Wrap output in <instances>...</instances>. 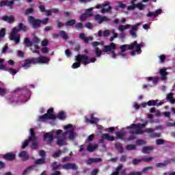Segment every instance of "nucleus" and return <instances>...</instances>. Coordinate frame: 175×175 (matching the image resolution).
Wrapping results in <instances>:
<instances>
[{
  "instance_id": "39",
  "label": "nucleus",
  "mask_w": 175,
  "mask_h": 175,
  "mask_svg": "<svg viewBox=\"0 0 175 175\" xmlns=\"http://www.w3.org/2000/svg\"><path fill=\"white\" fill-rule=\"evenodd\" d=\"M135 2H136V0H132L131 3V5H129L127 7V10H135V8H136V4L135 3Z\"/></svg>"
},
{
  "instance_id": "47",
  "label": "nucleus",
  "mask_w": 175,
  "mask_h": 175,
  "mask_svg": "<svg viewBox=\"0 0 175 175\" xmlns=\"http://www.w3.org/2000/svg\"><path fill=\"white\" fill-rule=\"evenodd\" d=\"M154 167L152 166H148L145 167L142 169V171L141 172L142 173H147L149 170H152Z\"/></svg>"
},
{
  "instance_id": "43",
  "label": "nucleus",
  "mask_w": 175,
  "mask_h": 175,
  "mask_svg": "<svg viewBox=\"0 0 175 175\" xmlns=\"http://www.w3.org/2000/svg\"><path fill=\"white\" fill-rule=\"evenodd\" d=\"M75 29H77V31H79V29H83V28H84V27L83 26V23L81 22L75 23Z\"/></svg>"
},
{
  "instance_id": "8",
  "label": "nucleus",
  "mask_w": 175,
  "mask_h": 175,
  "mask_svg": "<svg viewBox=\"0 0 175 175\" xmlns=\"http://www.w3.org/2000/svg\"><path fill=\"white\" fill-rule=\"evenodd\" d=\"M96 9H101V13H109L111 10V5L109 1H105V3L98 4L96 7Z\"/></svg>"
},
{
  "instance_id": "9",
  "label": "nucleus",
  "mask_w": 175,
  "mask_h": 175,
  "mask_svg": "<svg viewBox=\"0 0 175 175\" xmlns=\"http://www.w3.org/2000/svg\"><path fill=\"white\" fill-rule=\"evenodd\" d=\"M27 21L35 29H36V28H40V19L35 18V17L33 16H29L27 18Z\"/></svg>"
},
{
  "instance_id": "5",
  "label": "nucleus",
  "mask_w": 175,
  "mask_h": 175,
  "mask_svg": "<svg viewBox=\"0 0 175 175\" xmlns=\"http://www.w3.org/2000/svg\"><path fill=\"white\" fill-rule=\"evenodd\" d=\"M66 132L62 133L63 137H66V134L68 133V140H75L76 137V133H75V129H73V125L68 124L64 126Z\"/></svg>"
},
{
  "instance_id": "45",
  "label": "nucleus",
  "mask_w": 175,
  "mask_h": 175,
  "mask_svg": "<svg viewBox=\"0 0 175 175\" xmlns=\"http://www.w3.org/2000/svg\"><path fill=\"white\" fill-rule=\"evenodd\" d=\"M95 54H96V56L98 57V58L100 57V56L102 55V51L99 49V47L95 48Z\"/></svg>"
},
{
  "instance_id": "62",
  "label": "nucleus",
  "mask_w": 175,
  "mask_h": 175,
  "mask_svg": "<svg viewBox=\"0 0 175 175\" xmlns=\"http://www.w3.org/2000/svg\"><path fill=\"white\" fill-rule=\"evenodd\" d=\"M126 159H128V157L126 155H122L120 158V162H126Z\"/></svg>"
},
{
  "instance_id": "10",
  "label": "nucleus",
  "mask_w": 175,
  "mask_h": 175,
  "mask_svg": "<svg viewBox=\"0 0 175 175\" xmlns=\"http://www.w3.org/2000/svg\"><path fill=\"white\" fill-rule=\"evenodd\" d=\"M77 57V62H79L81 64H83V65H88L90 64V57L87 56L85 54H82V55H77L76 56Z\"/></svg>"
},
{
  "instance_id": "48",
  "label": "nucleus",
  "mask_w": 175,
  "mask_h": 175,
  "mask_svg": "<svg viewBox=\"0 0 175 175\" xmlns=\"http://www.w3.org/2000/svg\"><path fill=\"white\" fill-rule=\"evenodd\" d=\"M126 149L128 150L129 151H131L132 150H136V145H133V144L127 145L126 146Z\"/></svg>"
},
{
  "instance_id": "63",
  "label": "nucleus",
  "mask_w": 175,
  "mask_h": 175,
  "mask_svg": "<svg viewBox=\"0 0 175 175\" xmlns=\"http://www.w3.org/2000/svg\"><path fill=\"white\" fill-rule=\"evenodd\" d=\"M41 44L43 47H46L49 44V40L45 39L41 42Z\"/></svg>"
},
{
  "instance_id": "61",
  "label": "nucleus",
  "mask_w": 175,
  "mask_h": 175,
  "mask_svg": "<svg viewBox=\"0 0 175 175\" xmlns=\"http://www.w3.org/2000/svg\"><path fill=\"white\" fill-rule=\"evenodd\" d=\"M142 161H143V160H142V159H134L133 160L132 163H133V165H138V163H140V162H142Z\"/></svg>"
},
{
  "instance_id": "21",
  "label": "nucleus",
  "mask_w": 175,
  "mask_h": 175,
  "mask_svg": "<svg viewBox=\"0 0 175 175\" xmlns=\"http://www.w3.org/2000/svg\"><path fill=\"white\" fill-rule=\"evenodd\" d=\"M140 25V23H136L135 25H133L129 33L130 35L132 36V38H137V34H136V31H137V27Z\"/></svg>"
},
{
  "instance_id": "58",
  "label": "nucleus",
  "mask_w": 175,
  "mask_h": 175,
  "mask_svg": "<svg viewBox=\"0 0 175 175\" xmlns=\"http://www.w3.org/2000/svg\"><path fill=\"white\" fill-rule=\"evenodd\" d=\"M135 8H137L139 10H143V8H144V5H143V3H138L135 4Z\"/></svg>"
},
{
  "instance_id": "28",
  "label": "nucleus",
  "mask_w": 175,
  "mask_h": 175,
  "mask_svg": "<svg viewBox=\"0 0 175 175\" xmlns=\"http://www.w3.org/2000/svg\"><path fill=\"white\" fill-rule=\"evenodd\" d=\"M51 167L52 170H58V169H60V167H62V165L58 164V163L57 161H54L51 164Z\"/></svg>"
},
{
  "instance_id": "35",
  "label": "nucleus",
  "mask_w": 175,
  "mask_h": 175,
  "mask_svg": "<svg viewBox=\"0 0 175 175\" xmlns=\"http://www.w3.org/2000/svg\"><path fill=\"white\" fill-rule=\"evenodd\" d=\"M24 43L26 44V47H31L33 44V42L30 41L29 38H25L24 39Z\"/></svg>"
},
{
  "instance_id": "32",
  "label": "nucleus",
  "mask_w": 175,
  "mask_h": 175,
  "mask_svg": "<svg viewBox=\"0 0 175 175\" xmlns=\"http://www.w3.org/2000/svg\"><path fill=\"white\" fill-rule=\"evenodd\" d=\"M59 35L64 40H68L69 39V36L66 34V31L64 30H60L59 31Z\"/></svg>"
},
{
  "instance_id": "24",
  "label": "nucleus",
  "mask_w": 175,
  "mask_h": 175,
  "mask_svg": "<svg viewBox=\"0 0 175 175\" xmlns=\"http://www.w3.org/2000/svg\"><path fill=\"white\" fill-rule=\"evenodd\" d=\"M1 20H3V21H6L10 24H12V23H14V16H13V15H10V16L5 15L2 16Z\"/></svg>"
},
{
  "instance_id": "53",
  "label": "nucleus",
  "mask_w": 175,
  "mask_h": 175,
  "mask_svg": "<svg viewBox=\"0 0 175 175\" xmlns=\"http://www.w3.org/2000/svg\"><path fill=\"white\" fill-rule=\"evenodd\" d=\"M116 135L118 139H121L122 140L124 139V133L119 131L117 132Z\"/></svg>"
},
{
  "instance_id": "55",
  "label": "nucleus",
  "mask_w": 175,
  "mask_h": 175,
  "mask_svg": "<svg viewBox=\"0 0 175 175\" xmlns=\"http://www.w3.org/2000/svg\"><path fill=\"white\" fill-rule=\"evenodd\" d=\"M61 161L63 163H65L66 162H70V157H69L68 156H66L65 157L62 158Z\"/></svg>"
},
{
  "instance_id": "64",
  "label": "nucleus",
  "mask_w": 175,
  "mask_h": 175,
  "mask_svg": "<svg viewBox=\"0 0 175 175\" xmlns=\"http://www.w3.org/2000/svg\"><path fill=\"white\" fill-rule=\"evenodd\" d=\"M129 175H143L142 172H131Z\"/></svg>"
},
{
  "instance_id": "59",
  "label": "nucleus",
  "mask_w": 175,
  "mask_h": 175,
  "mask_svg": "<svg viewBox=\"0 0 175 175\" xmlns=\"http://www.w3.org/2000/svg\"><path fill=\"white\" fill-rule=\"evenodd\" d=\"M152 159H154V158H152V157H149L148 158L144 157L142 159V160L144 161V162H151V161H152Z\"/></svg>"
},
{
  "instance_id": "50",
  "label": "nucleus",
  "mask_w": 175,
  "mask_h": 175,
  "mask_svg": "<svg viewBox=\"0 0 175 175\" xmlns=\"http://www.w3.org/2000/svg\"><path fill=\"white\" fill-rule=\"evenodd\" d=\"M5 35H6V30L5 28H3L0 30V39H2V38H5Z\"/></svg>"
},
{
  "instance_id": "41",
  "label": "nucleus",
  "mask_w": 175,
  "mask_h": 175,
  "mask_svg": "<svg viewBox=\"0 0 175 175\" xmlns=\"http://www.w3.org/2000/svg\"><path fill=\"white\" fill-rule=\"evenodd\" d=\"M158 103V100H150L147 102L148 106H157Z\"/></svg>"
},
{
  "instance_id": "56",
  "label": "nucleus",
  "mask_w": 175,
  "mask_h": 175,
  "mask_svg": "<svg viewBox=\"0 0 175 175\" xmlns=\"http://www.w3.org/2000/svg\"><path fill=\"white\" fill-rule=\"evenodd\" d=\"M156 144L157 146H162V144H165V140H163L162 139H158L156 141Z\"/></svg>"
},
{
  "instance_id": "29",
  "label": "nucleus",
  "mask_w": 175,
  "mask_h": 175,
  "mask_svg": "<svg viewBox=\"0 0 175 175\" xmlns=\"http://www.w3.org/2000/svg\"><path fill=\"white\" fill-rule=\"evenodd\" d=\"M154 150V148L152 146H144L142 148V152L143 154H150Z\"/></svg>"
},
{
  "instance_id": "13",
  "label": "nucleus",
  "mask_w": 175,
  "mask_h": 175,
  "mask_svg": "<svg viewBox=\"0 0 175 175\" xmlns=\"http://www.w3.org/2000/svg\"><path fill=\"white\" fill-rule=\"evenodd\" d=\"M62 169L64 170H78L79 167L76 163H67L62 165Z\"/></svg>"
},
{
  "instance_id": "14",
  "label": "nucleus",
  "mask_w": 175,
  "mask_h": 175,
  "mask_svg": "<svg viewBox=\"0 0 175 175\" xmlns=\"http://www.w3.org/2000/svg\"><path fill=\"white\" fill-rule=\"evenodd\" d=\"M13 5H14V0H3L0 2V8L7 6L10 9H13Z\"/></svg>"
},
{
  "instance_id": "18",
  "label": "nucleus",
  "mask_w": 175,
  "mask_h": 175,
  "mask_svg": "<svg viewBox=\"0 0 175 175\" xmlns=\"http://www.w3.org/2000/svg\"><path fill=\"white\" fill-rule=\"evenodd\" d=\"M85 121L87 124H96L99 121V119L94 117V113H92L90 115V120L87 116H85Z\"/></svg>"
},
{
  "instance_id": "2",
  "label": "nucleus",
  "mask_w": 175,
  "mask_h": 175,
  "mask_svg": "<svg viewBox=\"0 0 175 175\" xmlns=\"http://www.w3.org/2000/svg\"><path fill=\"white\" fill-rule=\"evenodd\" d=\"M49 58L46 56H40L39 57H31L26 59L24 64L22 65L24 69H29L31 68V65H36V64H49Z\"/></svg>"
},
{
  "instance_id": "36",
  "label": "nucleus",
  "mask_w": 175,
  "mask_h": 175,
  "mask_svg": "<svg viewBox=\"0 0 175 175\" xmlns=\"http://www.w3.org/2000/svg\"><path fill=\"white\" fill-rule=\"evenodd\" d=\"M76 24V19H71L67 22H66V27H73Z\"/></svg>"
},
{
  "instance_id": "51",
  "label": "nucleus",
  "mask_w": 175,
  "mask_h": 175,
  "mask_svg": "<svg viewBox=\"0 0 175 175\" xmlns=\"http://www.w3.org/2000/svg\"><path fill=\"white\" fill-rule=\"evenodd\" d=\"M36 165H31L29 167L26 168L23 172V174L25 175L27 174V173H28V172H29L31 170V169H33V167H35Z\"/></svg>"
},
{
  "instance_id": "46",
  "label": "nucleus",
  "mask_w": 175,
  "mask_h": 175,
  "mask_svg": "<svg viewBox=\"0 0 175 175\" xmlns=\"http://www.w3.org/2000/svg\"><path fill=\"white\" fill-rule=\"evenodd\" d=\"M136 144L137 146H145V144H147V142L143 139H137L136 141Z\"/></svg>"
},
{
  "instance_id": "34",
  "label": "nucleus",
  "mask_w": 175,
  "mask_h": 175,
  "mask_svg": "<svg viewBox=\"0 0 175 175\" xmlns=\"http://www.w3.org/2000/svg\"><path fill=\"white\" fill-rule=\"evenodd\" d=\"M56 118H59V120H65L66 118V116L65 115L64 111H60L57 113Z\"/></svg>"
},
{
  "instance_id": "31",
  "label": "nucleus",
  "mask_w": 175,
  "mask_h": 175,
  "mask_svg": "<svg viewBox=\"0 0 175 175\" xmlns=\"http://www.w3.org/2000/svg\"><path fill=\"white\" fill-rule=\"evenodd\" d=\"M146 80H148V81H152L154 85H157V84H158V81H159L158 77L154 78L152 77H146Z\"/></svg>"
},
{
  "instance_id": "7",
  "label": "nucleus",
  "mask_w": 175,
  "mask_h": 175,
  "mask_svg": "<svg viewBox=\"0 0 175 175\" xmlns=\"http://www.w3.org/2000/svg\"><path fill=\"white\" fill-rule=\"evenodd\" d=\"M36 135L35 134V129H30V136L28 139L25 140L22 144V149L27 148L29 144V142H36Z\"/></svg>"
},
{
  "instance_id": "6",
  "label": "nucleus",
  "mask_w": 175,
  "mask_h": 175,
  "mask_svg": "<svg viewBox=\"0 0 175 175\" xmlns=\"http://www.w3.org/2000/svg\"><path fill=\"white\" fill-rule=\"evenodd\" d=\"M57 116L54 115V109L49 108L47 113L39 116V121H46V120H56Z\"/></svg>"
},
{
  "instance_id": "11",
  "label": "nucleus",
  "mask_w": 175,
  "mask_h": 175,
  "mask_svg": "<svg viewBox=\"0 0 175 175\" xmlns=\"http://www.w3.org/2000/svg\"><path fill=\"white\" fill-rule=\"evenodd\" d=\"M94 10L93 8H90L89 9L85 10V13L81 14L80 20L81 21H85L88 17H91L92 16V11Z\"/></svg>"
},
{
  "instance_id": "1",
  "label": "nucleus",
  "mask_w": 175,
  "mask_h": 175,
  "mask_svg": "<svg viewBox=\"0 0 175 175\" xmlns=\"http://www.w3.org/2000/svg\"><path fill=\"white\" fill-rule=\"evenodd\" d=\"M148 121H145L143 124H131L130 126H126V129H129V133L130 135H143V133H152L154 132L153 129L147 128L145 130L144 127L147 126Z\"/></svg>"
},
{
  "instance_id": "33",
  "label": "nucleus",
  "mask_w": 175,
  "mask_h": 175,
  "mask_svg": "<svg viewBox=\"0 0 175 175\" xmlns=\"http://www.w3.org/2000/svg\"><path fill=\"white\" fill-rule=\"evenodd\" d=\"M167 100H170L172 105L175 103V99L173 98V93H170L166 96Z\"/></svg>"
},
{
  "instance_id": "3",
  "label": "nucleus",
  "mask_w": 175,
  "mask_h": 175,
  "mask_svg": "<svg viewBox=\"0 0 175 175\" xmlns=\"http://www.w3.org/2000/svg\"><path fill=\"white\" fill-rule=\"evenodd\" d=\"M18 29L17 27H14L10 35V40H14L15 43H20V34H17L20 31H23V32H27L28 28L26 25L23 23H19L18 25Z\"/></svg>"
},
{
  "instance_id": "54",
  "label": "nucleus",
  "mask_w": 175,
  "mask_h": 175,
  "mask_svg": "<svg viewBox=\"0 0 175 175\" xmlns=\"http://www.w3.org/2000/svg\"><path fill=\"white\" fill-rule=\"evenodd\" d=\"M49 20H50L49 18H45L43 20H40V24H43V25H47V24H49Z\"/></svg>"
},
{
  "instance_id": "20",
  "label": "nucleus",
  "mask_w": 175,
  "mask_h": 175,
  "mask_svg": "<svg viewBox=\"0 0 175 175\" xmlns=\"http://www.w3.org/2000/svg\"><path fill=\"white\" fill-rule=\"evenodd\" d=\"M166 68H161L159 70V75L161 77V80L163 81H166V80H167V75H169V72H167Z\"/></svg>"
},
{
  "instance_id": "4",
  "label": "nucleus",
  "mask_w": 175,
  "mask_h": 175,
  "mask_svg": "<svg viewBox=\"0 0 175 175\" xmlns=\"http://www.w3.org/2000/svg\"><path fill=\"white\" fill-rule=\"evenodd\" d=\"M136 47V51L137 53H140L142 51V45L137 44V41H134L133 43L129 44H124L120 46V50L122 53H125L126 51V49L128 50H133Z\"/></svg>"
},
{
  "instance_id": "30",
  "label": "nucleus",
  "mask_w": 175,
  "mask_h": 175,
  "mask_svg": "<svg viewBox=\"0 0 175 175\" xmlns=\"http://www.w3.org/2000/svg\"><path fill=\"white\" fill-rule=\"evenodd\" d=\"M115 147L116 150H118V152H120V154H122V152H124V148H122V144L117 142L115 144Z\"/></svg>"
},
{
  "instance_id": "37",
  "label": "nucleus",
  "mask_w": 175,
  "mask_h": 175,
  "mask_svg": "<svg viewBox=\"0 0 175 175\" xmlns=\"http://www.w3.org/2000/svg\"><path fill=\"white\" fill-rule=\"evenodd\" d=\"M130 27H131V25H120L118 27V31H120V32H124V29H129V28Z\"/></svg>"
},
{
  "instance_id": "23",
  "label": "nucleus",
  "mask_w": 175,
  "mask_h": 175,
  "mask_svg": "<svg viewBox=\"0 0 175 175\" xmlns=\"http://www.w3.org/2000/svg\"><path fill=\"white\" fill-rule=\"evenodd\" d=\"M99 162H102V159L100 158H90L89 159L85 161V163L87 165H92V163H98Z\"/></svg>"
},
{
  "instance_id": "42",
  "label": "nucleus",
  "mask_w": 175,
  "mask_h": 175,
  "mask_svg": "<svg viewBox=\"0 0 175 175\" xmlns=\"http://www.w3.org/2000/svg\"><path fill=\"white\" fill-rule=\"evenodd\" d=\"M96 149V146H92V144L88 145L87 150L89 152H93Z\"/></svg>"
},
{
  "instance_id": "27",
  "label": "nucleus",
  "mask_w": 175,
  "mask_h": 175,
  "mask_svg": "<svg viewBox=\"0 0 175 175\" xmlns=\"http://www.w3.org/2000/svg\"><path fill=\"white\" fill-rule=\"evenodd\" d=\"M103 139H105V140H107L108 142H114L116 140V138L113 136H110L109 133H104L103 134Z\"/></svg>"
},
{
  "instance_id": "19",
  "label": "nucleus",
  "mask_w": 175,
  "mask_h": 175,
  "mask_svg": "<svg viewBox=\"0 0 175 175\" xmlns=\"http://www.w3.org/2000/svg\"><path fill=\"white\" fill-rule=\"evenodd\" d=\"M159 14H162V9H158L154 12L149 11L146 14V17H158Z\"/></svg>"
},
{
  "instance_id": "16",
  "label": "nucleus",
  "mask_w": 175,
  "mask_h": 175,
  "mask_svg": "<svg viewBox=\"0 0 175 175\" xmlns=\"http://www.w3.org/2000/svg\"><path fill=\"white\" fill-rule=\"evenodd\" d=\"M117 46L114 42L111 43L109 45H105L103 49V53H109V51H113L112 50H116Z\"/></svg>"
},
{
  "instance_id": "25",
  "label": "nucleus",
  "mask_w": 175,
  "mask_h": 175,
  "mask_svg": "<svg viewBox=\"0 0 175 175\" xmlns=\"http://www.w3.org/2000/svg\"><path fill=\"white\" fill-rule=\"evenodd\" d=\"M18 157L20 158H23V161H28L29 159V154H28V152L26 151H22L20 153H18Z\"/></svg>"
},
{
  "instance_id": "12",
  "label": "nucleus",
  "mask_w": 175,
  "mask_h": 175,
  "mask_svg": "<svg viewBox=\"0 0 175 175\" xmlns=\"http://www.w3.org/2000/svg\"><path fill=\"white\" fill-rule=\"evenodd\" d=\"M44 142H46V144H51L54 142V135L51 132L46 133L44 134Z\"/></svg>"
},
{
  "instance_id": "44",
  "label": "nucleus",
  "mask_w": 175,
  "mask_h": 175,
  "mask_svg": "<svg viewBox=\"0 0 175 175\" xmlns=\"http://www.w3.org/2000/svg\"><path fill=\"white\" fill-rule=\"evenodd\" d=\"M3 59L0 58V69H1V70H8L6 66L3 65Z\"/></svg>"
},
{
  "instance_id": "22",
  "label": "nucleus",
  "mask_w": 175,
  "mask_h": 175,
  "mask_svg": "<svg viewBox=\"0 0 175 175\" xmlns=\"http://www.w3.org/2000/svg\"><path fill=\"white\" fill-rule=\"evenodd\" d=\"M79 38L81 40H83L84 43H89V42H92L94 40V38L92 36L85 37V34L84 33H81L79 34Z\"/></svg>"
},
{
  "instance_id": "57",
  "label": "nucleus",
  "mask_w": 175,
  "mask_h": 175,
  "mask_svg": "<svg viewBox=\"0 0 175 175\" xmlns=\"http://www.w3.org/2000/svg\"><path fill=\"white\" fill-rule=\"evenodd\" d=\"M152 139H155V137H161V133H154L150 135Z\"/></svg>"
},
{
  "instance_id": "17",
  "label": "nucleus",
  "mask_w": 175,
  "mask_h": 175,
  "mask_svg": "<svg viewBox=\"0 0 175 175\" xmlns=\"http://www.w3.org/2000/svg\"><path fill=\"white\" fill-rule=\"evenodd\" d=\"M3 158L5 161H9L10 162H12V161H14V159H16V154L8 152L3 155Z\"/></svg>"
},
{
  "instance_id": "49",
  "label": "nucleus",
  "mask_w": 175,
  "mask_h": 175,
  "mask_svg": "<svg viewBox=\"0 0 175 175\" xmlns=\"http://www.w3.org/2000/svg\"><path fill=\"white\" fill-rule=\"evenodd\" d=\"M31 13H33V8H29L25 12V16H28L29 14H31Z\"/></svg>"
},
{
  "instance_id": "38",
  "label": "nucleus",
  "mask_w": 175,
  "mask_h": 175,
  "mask_svg": "<svg viewBox=\"0 0 175 175\" xmlns=\"http://www.w3.org/2000/svg\"><path fill=\"white\" fill-rule=\"evenodd\" d=\"M61 155H62V150H57L56 152H53V154H52L53 158H59L61 157Z\"/></svg>"
},
{
  "instance_id": "15",
  "label": "nucleus",
  "mask_w": 175,
  "mask_h": 175,
  "mask_svg": "<svg viewBox=\"0 0 175 175\" xmlns=\"http://www.w3.org/2000/svg\"><path fill=\"white\" fill-rule=\"evenodd\" d=\"M172 162L175 163V159H170L169 160H165L163 163H157L156 167H166L167 165H170Z\"/></svg>"
},
{
  "instance_id": "52",
  "label": "nucleus",
  "mask_w": 175,
  "mask_h": 175,
  "mask_svg": "<svg viewBox=\"0 0 175 175\" xmlns=\"http://www.w3.org/2000/svg\"><path fill=\"white\" fill-rule=\"evenodd\" d=\"M81 64L79 62H77L74 63L72 66V69H77V68H80Z\"/></svg>"
},
{
  "instance_id": "60",
  "label": "nucleus",
  "mask_w": 175,
  "mask_h": 175,
  "mask_svg": "<svg viewBox=\"0 0 175 175\" xmlns=\"http://www.w3.org/2000/svg\"><path fill=\"white\" fill-rule=\"evenodd\" d=\"M38 143L36 141H34L33 142V144L30 147L31 150H36V148H38Z\"/></svg>"
},
{
  "instance_id": "26",
  "label": "nucleus",
  "mask_w": 175,
  "mask_h": 175,
  "mask_svg": "<svg viewBox=\"0 0 175 175\" xmlns=\"http://www.w3.org/2000/svg\"><path fill=\"white\" fill-rule=\"evenodd\" d=\"M56 144L57 146H59V147L65 146V144H66V137H63L62 139H58Z\"/></svg>"
},
{
  "instance_id": "40",
  "label": "nucleus",
  "mask_w": 175,
  "mask_h": 175,
  "mask_svg": "<svg viewBox=\"0 0 175 175\" xmlns=\"http://www.w3.org/2000/svg\"><path fill=\"white\" fill-rule=\"evenodd\" d=\"M45 162H46L45 159L41 158V159H38L34 161V163L36 165H43V164H44Z\"/></svg>"
}]
</instances>
